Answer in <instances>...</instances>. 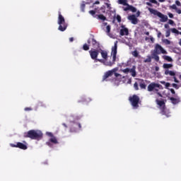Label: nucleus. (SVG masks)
<instances>
[{"instance_id":"nucleus-1","label":"nucleus","mask_w":181,"mask_h":181,"mask_svg":"<svg viewBox=\"0 0 181 181\" xmlns=\"http://www.w3.org/2000/svg\"><path fill=\"white\" fill-rule=\"evenodd\" d=\"M118 41L115 42L114 47H112L111 56L112 57V61L107 62L108 60V52L102 49H91L89 50L88 53L90 56L92 60H94L95 63L99 62L103 63L105 66H109L111 67L115 64L117 61V49L118 47Z\"/></svg>"},{"instance_id":"nucleus-2","label":"nucleus","mask_w":181,"mask_h":181,"mask_svg":"<svg viewBox=\"0 0 181 181\" xmlns=\"http://www.w3.org/2000/svg\"><path fill=\"white\" fill-rule=\"evenodd\" d=\"M24 138H30V139H35V141H40L43 138V133L40 130H29L23 134Z\"/></svg>"},{"instance_id":"nucleus-3","label":"nucleus","mask_w":181,"mask_h":181,"mask_svg":"<svg viewBox=\"0 0 181 181\" xmlns=\"http://www.w3.org/2000/svg\"><path fill=\"white\" fill-rule=\"evenodd\" d=\"M58 25H59L58 29L60 32H64L67 29V23H66V20L60 11L58 12Z\"/></svg>"},{"instance_id":"nucleus-4","label":"nucleus","mask_w":181,"mask_h":181,"mask_svg":"<svg viewBox=\"0 0 181 181\" xmlns=\"http://www.w3.org/2000/svg\"><path fill=\"white\" fill-rule=\"evenodd\" d=\"M148 11L153 13V15H156L160 18V22H168V16L164 15L163 13L158 11V10H155L153 8H148Z\"/></svg>"},{"instance_id":"nucleus-5","label":"nucleus","mask_w":181,"mask_h":181,"mask_svg":"<svg viewBox=\"0 0 181 181\" xmlns=\"http://www.w3.org/2000/svg\"><path fill=\"white\" fill-rule=\"evenodd\" d=\"M129 100L131 103V105H132L133 108L136 110V108L139 107V96L136 95H133L132 96H130L129 98Z\"/></svg>"},{"instance_id":"nucleus-6","label":"nucleus","mask_w":181,"mask_h":181,"mask_svg":"<svg viewBox=\"0 0 181 181\" xmlns=\"http://www.w3.org/2000/svg\"><path fill=\"white\" fill-rule=\"evenodd\" d=\"M154 53H157L158 54H168V52L160 46L159 44H156L154 48Z\"/></svg>"},{"instance_id":"nucleus-7","label":"nucleus","mask_w":181,"mask_h":181,"mask_svg":"<svg viewBox=\"0 0 181 181\" xmlns=\"http://www.w3.org/2000/svg\"><path fill=\"white\" fill-rule=\"evenodd\" d=\"M122 29L119 30L120 36H128L129 35V30L128 28H125V25H121Z\"/></svg>"},{"instance_id":"nucleus-8","label":"nucleus","mask_w":181,"mask_h":181,"mask_svg":"<svg viewBox=\"0 0 181 181\" xmlns=\"http://www.w3.org/2000/svg\"><path fill=\"white\" fill-rule=\"evenodd\" d=\"M52 144H54V145H57L59 144V141H57V139L56 136H52L49 139V141H47L46 144L49 146V148H52L53 145Z\"/></svg>"},{"instance_id":"nucleus-9","label":"nucleus","mask_w":181,"mask_h":181,"mask_svg":"<svg viewBox=\"0 0 181 181\" xmlns=\"http://www.w3.org/2000/svg\"><path fill=\"white\" fill-rule=\"evenodd\" d=\"M11 146L13 148H19V149H23V151H26V149H28V146L21 142H18L16 144H11Z\"/></svg>"},{"instance_id":"nucleus-10","label":"nucleus","mask_w":181,"mask_h":181,"mask_svg":"<svg viewBox=\"0 0 181 181\" xmlns=\"http://www.w3.org/2000/svg\"><path fill=\"white\" fill-rule=\"evenodd\" d=\"M115 71H117V69H113L110 71H107L103 77V81H105V80H107L108 77H111L114 74V73H115Z\"/></svg>"},{"instance_id":"nucleus-11","label":"nucleus","mask_w":181,"mask_h":181,"mask_svg":"<svg viewBox=\"0 0 181 181\" xmlns=\"http://www.w3.org/2000/svg\"><path fill=\"white\" fill-rule=\"evenodd\" d=\"M128 21H131V23H132V25H138V18H136V16H135V15L132 14L130 15L127 17Z\"/></svg>"},{"instance_id":"nucleus-12","label":"nucleus","mask_w":181,"mask_h":181,"mask_svg":"<svg viewBox=\"0 0 181 181\" xmlns=\"http://www.w3.org/2000/svg\"><path fill=\"white\" fill-rule=\"evenodd\" d=\"M77 127H78V129H81V124L74 123V124L70 129L71 132H77Z\"/></svg>"},{"instance_id":"nucleus-13","label":"nucleus","mask_w":181,"mask_h":181,"mask_svg":"<svg viewBox=\"0 0 181 181\" xmlns=\"http://www.w3.org/2000/svg\"><path fill=\"white\" fill-rule=\"evenodd\" d=\"M91 43H92V46L93 47H94V49H99L100 47V42H98L95 38H94V37L91 39Z\"/></svg>"},{"instance_id":"nucleus-14","label":"nucleus","mask_w":181,"mask_h":181,"mask_svg":"<svg viewBox=\"0 0 181 181\" xmlns=\"http://www.w3.org/2000/svg\"><path fill=\"white\" fill-rule=\"evenodd\" d=\"M156 83L152 82L148 86L147 90L149 92H152L155 90V88H156Z\"/></svg>"},{"instance_id":"nucleus-15","label":"nucleus","mask_w":181,"mask_h":181,"mask_svg":"<svg viewBox=\"0 0 181 181\" xmlns=\"http://www.w3.org/2000/svg\"><path fill=\"white\" fill-rule=\"evenodd\" d=\"M127 6V7H125L124 8V11L125 12H127V11H131V12H134V13L136 12V8L134 7L133 6L128 4Z\"/></svg>"},{"instance_id":"nucleus-16","label":"nucleus","mask_w":181,"mask_h":181,"mask_svg":"<svg viewBox=\"0 0 181 181\" xmlns=\"http://www.w3.org/2000/svg\"><path fill=\"white\" fill-rule=\"evenodd\" d=\"M170 100L172 104H174V105H175L176 104H179V103H180V98L171 97V98H170Z\"/></svg>"},{"instance_id":"nucleus-17","label":"nucleus","mask_w":181,"mask_h":181,"mask_svg":"<svg viewBox=\"0 0 181 181\" xmlns=\"http://www.w3.org/2000/svg\"><path fill=\"white\" fill-rule=\"evenodd\" d=\"M139 87L141 88V90H146V83H145V81L144 79L139 80Z\"/></svg>"},{"instance_id":"nucleus-18","label":"nucleus","mask_w":181,"mask_h":181,"mask_svg":"<svg viewBox=\"0 0 181 181\" xmlns=\"http://www.w3.org/2000/svg\"><path fill=\"white\" fill-rule=\"evenodd\" d=\"M136 67L134 66L131 69L129 73H131L132 77H136Z\"/></svg>"},{"instance_id":"nucleus-19","label":"nucleus","mask_w":181,"mask_h":181,"mask_svg":"<svg viewBox=\"0 0 181 181\" xmlns=\"http://www.w3.org/2000/svg\"><path fill=\"white\" fill-rule=\"evenodd\" d=\"M89 13H90V15H91V16H93V18H97L98 15L95 14V13H97V8H95V10H90V11H89Z\"/></svg>"},{"instance_id":"nucleus-20","label":"nucleus","mask_w":181,"mask_h":181,"mask_svg":"<svg viewBox=\"0 0 181 181\" xmlns=\"http://www.w3.org/2000/svg\"><path fill=\"white\" fill-rule=\"evenodd\" d=\"M163 59L164 60H166V62H173V59H172V57L168 56V55H163Z\"/></svg>"},{"instance_id":"nucleus-21","label":"nucleus","mask_w":181,"mask_h":181,"mask_svg":"<svg viewBox=\"0 0 181 181\" xmlns=\"http://www.w3.org/2000/svg\"><path fill=\"white\" fill-rule=\"evenodd\" d=\"M158 54H158V53H156V52H153V53L152 54L153 59H154V60H155L156 62H159V56H158Z\"/></svg>"},{"instance_id":"nucleus-22","label":"nucleus","mask_w":181,"mask_h":181,"mask_svg":"<svg viewBox=\"0 0 181 181\" xmlns=\"http://www.w3.org/2000/svg\"><path fill=\"white\" fill-rule=\"evenodd\" d=\"M96 18L100 21H107V18L103 14L98 15Z\"/></svg>"},{"instance_id":"nucleus-23","label":"nucleus","mask_w":181,"mask_h":181,"mask_svg":"<svg viewBox=\"0 0 181 181\" xmlns=\"http://www.w3.org/2000/svg\"><path fill=\"white\" fill-rule=\"evenodd\" d=\"M127 2V0H118V4L119 5H124V6H127L128 5V3Z\"/></svg>"},{"instance_id":"nucleus-24","label":"nucleus","mask_w":181,"mask_h":181,"mask_svg":"<svg viewBox=\"0 0 181 181\" xmlns=\"http://www.w3.org/2000/svg\"><path fill=\"white\" fill-rule=\"evenodd\" d=\"M163 69H172V67H173V64H163Z\"/></svg>"},{"instance_id":"nucleus-25","label":"nucleus","mask_w":181,"mask_h":181,"mask_svg":"<svg viewBox=\"0 0 181 181\" xmlns=\"http://www.w3.org/2000/svg\"><path fill=\"white\" fill-rule=\"evenodd\" d=\"M170 30H171L172 33H175V35H181V32H179V30H177L176 28H170Z\"/></svg>"},{"instance_id":"nucleus-26","label":"nucleus","mask_w":181,"mask_h":181,"mask_svg":"<svg viewBox=\"0 0 181 181\" xmlns=\"http://www.w3.org/2000/svg\"><path fill=\"white\" fill-rule=\"evenodd\" d=\"M82 49H83V50H85L86 52H87L88 50H90V45H87V43H85V44L83 45Z\"/></svg>"},{"instance_id":"nucleus-27","label":"nucleus","mask_w":181,"mask_h":181,"mask_svg":"<svg viewBox=\"0 0 181 181\" xmlns=\"http://www.w3.org/2000/svg\"><path fill=\"white\" fill-rule=\"evenodd\" d=\"M157 104L159 107H163L165 105V102L163 100H157Z\"/></svg>"},{"instance_id":"nucleus-28","label":"nucleus","mask_w":181,"mask_h":181,"mask_svg":"<svg viewBox=\"0 0 181 181\" xmlns=\"http://www.w3.org/2000/svg\"><path fill=\"white\" fill-rule=\"evenodd\" d=\"M151 62H152V57H151V56H148L147 59L144 61V63H151Z\"/></svg>"},{"instance_id":"nucleus-29","label":"nucleus","mask_w":181,"mask_h":181,"mask_svg":"<svg viewBox=\"0 0 181 181\" xmlns=\"http://www.w3.org/2000/svg\"><path fill=\"white\" fill-rule=\"evenodd\" d=\"M132 54L134 56V57H138V56H139V52H138L136 50H134L132 52Z\"/></svg>"},{"instance_id":"nucleus-30","label":"nucleus","mask_w":181,"mask_h":181,"mask_svg":"<svg viewBox=\"0 0 181 181\" xmlns=\"http://www.w3.org/2000/svg\"><path fill=\"white\" fill-rule=\"evenodd\" d=\"M134 88L138 91V90H139V85H138V82H135L134 84Z\"/></svg>"},{"instance_id":"nucleus-31","label":"nucleus","mask_w":181,"mask_h":181,"mask_svg":"<svg viewBox=\"0 0 181 181\" xmlns=\"http://www.w3.org/2000/svg\"><path fill=\"white\" fill-rule=\"evenodd\" d=\"M170 32H171L170 29H168V30H166L165 37H169V36H170Z\"/></svg>"},{"instance_id":"nucleus-32","label":"nucleus","mask_w":181,"mask_h":181,"mask_svg":"<svg viewBox=\"0 0 181 181\" xmlns=\"http://www.w3.org/2000/svg\"><path fill=\"white\" fill-rule=\"evenodd\" d=\"M85 9H86V4H82L81 5V11L84 12Z\"/></svg>"},{"instance_id":"nucleus-33","label":"nucleus","mask_w":181,"mask_h":181,"mask_svg":"<svg viewBox=\"0 0 181 181\" xmlns=\"http://www.w3.org/2000/svg\"><path fill=\"white\" fill-rule=\"evenodd\" d=\"M116 19H117L118 23H121V21H122V19H121V16L117 15V16H116Z\"/></svg>"},{"instance_id":"nucleus-34","label":"nucleus","mask_w":181,"mask_h":181,"mask_svg":"<svg viewBox=\"0 0 181 181\" xmlns=\"http://www.w3.org/2000/svg\"><path fill=\"white\" fill-rule=\"evenodd\" d=\"M172 86H173L174 88H175L176 90H179V88H180V86H179L177 84H176V83H173V84H172Z\"/></svg>"},{"instance_id":"nucleus-35","label":"nucleus","mask_w":181,"mask_h":181,"mask_svg":"<svg viewBox=\"0 0 181 181\" xmlns=\"http://www.w3.org/2000/svg\"><path fill=\"white\" fill-rule=\"evenodd\" d=\"M170 9H174L176 11V9H177V6H176L175 4H173L172 6H170Z\"/></svg>"},{"instance_id":"nucleus-36","label":"nucleus","mask_w":181,"mask_h":181,"mask_svg":"<svg viewBox=\"0 0 181 181\" xmlns=\"http://www.w3.org/2000/svg\"><path fill=\"white\" fill-rule=\"evenodd\" d=\"M163 42H164L165 45H170V40H168V39L163 40Z\"/></svg>"},{"instance_id":"nucleus-37","label":"nucleus","mask_w":181,"mask_h":181,"mask_svg":"<svg viewBox=\"0 0 181 181\" xmlns=\"http://www.w3.org/2000/svg\"><path fill=\"white\" fill-rule=\"evenodd\" d=\"M106 30H107V33H110V32H111V26L107 25Z\"/></svg>"},{"instance_id":"nucleus-38","label":"nucleus","mask_w":181,"mask_h":181,"mask_svg":"<svg viewBox=\"0 0 181 181\" xmlns=\"http://www.w3.org/2000/svg\"><path fill=\"white\" fill-rule=\"evenodd\" d=\"M131 69H129V68H126L122 70L123 73H129Z\"/></svg>"},{"instance_id":"nucleus-39","label":"nucleus","mask_w":181,"mask_h":181,"mask_svg":"<svg viewBox=\"0 0 181 181\" xmlns=\"http://www.w3.org/2000/svg\"><path fill=\"white\" fill-rule=\"evenodd\" d=\"M169 76H172L175 77V76H176V73H175V71H170Z\"/></svg>"},{"instance_id":"nucleus-40","label":"nucleus","mask_w":181,"mask_h":181,"mask_svg":"<svg viewBox=\"0 0 181 181\" xmlns=\"http://www.w3.org/2000/svg\"><path fill=\"white\" fill-rule=\"evenodd\" d=\"M47 136H49L50 138H52V136H54V135H53V133H52V132H47Z\"/></svg>"},{"instance_id":"nucleus-41","label":"nucleus","mask_w":181,"mask_h":181,"mask_svg":"<svg viewBox=\"0 0 181 181\" xmlns=\"http://www.w3.org/2000/svg\"><path fill=\"white\" fill-rule=\"evenodd\" d=\"M156 88H159L160 90H162V88H163V87L162 86V85L159 84V83H156Z\"/></svg>"},{"instance_id":"nucleus-42","label":"nucleus","mask_w":181,"mask_h":181,"mask_svg":"<svg viewBox=\"0 0 181 181\" xmlns=\"http://www.w3.org/2000/svg\"><path fill=\"white\" fill-rule=\"evenodd\" d=\"M95 5H100V1H96L95 3H93V6H90V8H94Z\"/></svg>"},{"instance_id":"nucleus-43","label":"nucleus","mask_w":181,"mask_h":181,"mask_svg":"<svg viewBox=\"0 0 181 181\" xmlns=\"http://www.w3.org/2000/svg\"><path fill=\"white\" fill-rule=\"evenodd\" d=\"M149 2H151V4H155L156 5H158V1L156 0H149Z\"/></svg>"},{"instance_id":"nucleus-44","label":"nucleus","mask_w":181,"mask_h":181,"mask_svg":"<svg viewBox=\"0 0 181 181\" xmlns=\"http://www.w3.org/2000/svg\"><path fill=\"white\" fill-rule=\"evenodd\" d=\"M168 23H169V25H174L175 21H173V20H168Z\"/></svg>"},{"instance_id":"nucleus-45","label":"nucleus","mask_w":181,"mask_h":181,"mask_svg":"<svg viewBox=\"0 0 181 181\" xmlns=\"http://www.w3.org/2000/svg\"><path fill=\"white\" fill-rule=\"evenodd\" d=\"M175 4L177 6H181V4H180V1H179V0H176L175 1Z\"/></svg>"},{"instance_id":"nucleus-46","label":"nucleus","mask_w":181,"mask_h":181,"mask_svg":"<svg viewBox=\"0 0 181 181\" xmlns=\"http://www.w3.org/2000/svg\"><path fill=\"white\" fill-rule=\"evenodd\" d=\"M170 73V71H169L168 69H166V70L165 71V76L169 75Z\"/></svg>"},{"instance_id":"nucleus-47","label":"nucleus","mask_w":181,"mask_h":181,"mask_svg":"<svg viewBox=\"0 0 181 181\" xmlns=\"http://www.w3.org/2000/svg\"><path fill=\"white\" fill-rule=\"evenodd\" d=\"M105 5H106V6H107V8L108 9H111V4H108V3H105Z\"/></svg>"},{"instance_id":"nucleus-48","label":"nucleus","mask_w":181,"mask_h":181,"mask_svg":"<svg viewBox=\"0 0 181 181\" xmlns=\"http://www.w3.org/2000/svg\"><path fill=\"white\" fill-rule=\"evenodd\" d=\"M24 111H32V107H25Z\"/></svg>"},{"instance_id":"nucleus-49","label":"nucleus","mask_w":181,"mask_h":181,"mask_svg":"<svg viewBox=\"0 0 181 181\" xmlns=\"http://www.w3.org/2000/svg\"><path fill=\"white\" fill-rule=\"evenodd\" d=\"M170 91L172 93V94H176V92L175 91V89L170 88Z\"/></svg>"},{"instance_id":"nucleus-50","label":"nucleus","mask_w":181,"mask_h":181,"mask_svg":"<svg viewBox=\"0 0 181 181\" xmlns=\"http://www.w3.org/2000/svg\"><path fill=\"white\" fill-rule=\"evenodd\" d=\"M175 11H176L177 13H178L179 15H180V13H181V10H180V9H179V8H177V9H175Z\"/></svg>"},{"instance_id":"nucleus-51","label":"nucleus","mask_w":181,"mask_h":181,"mask_svg":"<svg viewBox=\"0 0 181 181\" xmlns=\"http://www.w3.org/2000/svg\"><path fill=\"white\" fill-rule=\"evenodd\" d=\"M168 15L169 18H173V14L172 13H168Z\"/></svg>"},{"instance_id":"nucleus-52","label":"nucleus","mask_w":181,"mask_h":181,"mask_svg":"<svg viewBox=\"0 0 181 181\" xmlns=\"http://www.w3.org/2000/svg\"><path fill=\"white\" fill-rule=\"evenodd\" d=\"M114 73H115V77H121V74L116 73V72H114Z\"/></svg>"},{"instance_id":"nucleus-53","label":"nucleus","mask_w":181,"mask_h":181,"mask_svg":"<svg viewBox=\"0 0 181 181\" xmlns=\"http://www.w3.org/2000/svg\"><path fill=\"white\" fill-rule=\"evenodd\" d=\"M165 88H168V87L170 86V83H165Z\"/></svg>"},{"instance_id":"nucleus-54","label":"nucleus","mask_w":181,"mask_h":181,"mask_svg":"<svg viewBox=\"0 0 181 181\" xmlns=\"http://www.w3.org/2000/svg\"><path fill=\"white\" fill-rule=\"evenodd\" d=\"M164 28H165V29H169V28H170L169 24H165V25H164Z\"/></svg>"},{"instance_id":"nucleus-55","label":"nucleus","mask_w":181,"mask_h":181,"mask_svg":"<svg viewBox=\"0 0 181 181\" xmlns=\"http://www.w3.org/2000/svg\"><path fill=\"white\" fill-rule=\"evenodd\" d=\"M174 81L175 83H179V80H177V78H176V77L174 76Z\"/></svg>"},{"instance_id":"nucleus-56","label":"nucleus","mask_w":181,"mask_h":181,"mask_svg":"<svg viewBox=\"0 0 181 181\" xmlns=\"http://www.w3.org/2000/svg\"><path fill=\"white\" fill-rule=\"evenodd\" d=\"M148 6H152V4L151 2L146 3Z\"/></svg>"},{"instance_id":"nucleus-57","label":"nucleus","mask_w":181,"mask_h":181,"mask_svg":"<svg viewBox=\"0 0 181 181\" xmlns=\"http://www.w3.org/2000/svg\"><path fill=\"white\" fill-rule=\"evenodd\" d=\"M160 36H162V33L158 32V37H160Z\"/></svg>"},{"instance_id":"nucleus-58","label":"nucleus","mask_w":181,"mask_h":181,"mask_svg":"<svg viewBox=\"0 0 181 181\" xmlns=\"http://www.w3.org/2000/svg\"><path fill=\"white\" fill-rule=\"evenodd\" d=\"M74 38L73 37L69 38V42H74Z\"/></svg>"},{"instance_id":"nucleus-59","label":"nucleus","mask_w":181,"mask_h":181,"mask_svg":"<svg viewBox=\"0 0 181 181\" xmlns=\"http://www.w3.org/2000/svg\"><path fill=\"white\" fill-rule=\"evenodd\" d=\"M87 42H88V45H90V43H91V39H88V40H87Z\"/></svg>"},{"instance_id":"nucleus-60","label":"nucleus","mask_w":181,"mask_h":181,"mask_svg":"<svg viewBox=\"0 0 181 181\" xmlns=\"http://www.w3.org/2000/svg\"><path fill=\"white\" fill-rule=\"evenodd\" d=\"M62 125H63V127H64L65 128H67V124H66V123H63Z\"/></svg>"},{"instance_id":"nucleus-61","label":"nucleus","mask_w":181,"mask_h":181,"mask_svg":"<svg viewBox=\"0 0 181 181\" xmlns=\"http://www.w3.org/2000/svg\"><path fill=\"white\" fill-rule=\"evenodd\" d=\"M160 83H161V84H163V85L165 86V85L166 84V82H165V81H160Z\"/></svg>"},{"instance_id":"nucleus-62","label":"nucleus","mask_w":181,"mask_h":181,"mask_svg":"<svg viewBox=\"0 0 181 181\" xmlns=\"http://www.w3.org/2000/svg\"><path fill=\"white\" fill-rule=\"evenodd\" d=\"M154 91H156V93H158L159 91V89L155 88Z\"/></svg>"},{"instance_id":"nucleus-63","label":"nucleus","mask_w":181,"mask_h":181,"mask_svg":"<svg viewBox=\"0 0 181 181\" xmlns=\"http://www.w3.org/2000/svg\"><path fill=\"white\" fill-rule=\"evenodd\" d=\"M136 15H137V16H139L141 15V12L138 11Z\"/></svg>"},{"instance_id":"nucleus-64","label":"nucleus","mask_w":181,"mask_h":181,"mask_svg":"<svg viewBox=\"0 0 181 181\" xmlns=\"http://www.w3.org/2000/svg\"><path fill=\"white\" fill-rule=\"evenodd\" d=\"M159 71V68L158 66L156 67V71Z\"/></svg>"}]
</instances>
